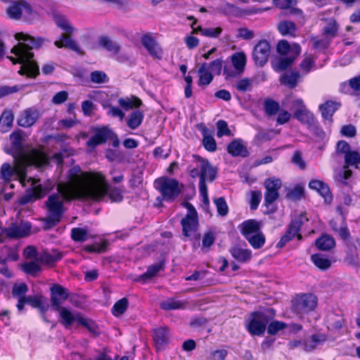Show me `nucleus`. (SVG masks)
I'll use <instances>...</instances> for the list:
<instances>
[{
    "instance_id": "58836bf2",
    "label": "nucleus",
    "mask_w": 360,
    "mask_h": 360,
    "mask_svg": "<svg viewBox=\"0 0 360 360\" xmlns=\"http://www.w3.org/2000/svg\"><path fill=\"white\" fill-rule=\"evenodd\" d=\"M117 102L118 104L126 110L138 108L142 104L141 101L136 96L120 98L118 99Z\"/></svg>"
},
{
    "instance_id": "de8ad7c7",
    "label": "nucleus",
    "mask_w": 360,
    "mask_h": 360,
    "mask_svg": "<svg viewBox=\"0 0 360 360\" xmlns=\"http://www.w3.org/2000/svg\"><path fill=\"white\" fill-rule=\"evenodd\" d=\"M345 165L354 166L356 168L358 167V165L360 163V154L359 152L355 150H350L345 155Z\"/></svg>"
},
{
    "instance_id": "680f3d73",
    "label": "nucleus",
    "mask_w": 360,
    "mask_h": 360,
    "mask_svg": "<svg viewBox=\"0 0 360 360\" xmlns=\"http://www.w3.org/2000/svg\"><path fill=\"white\" fill-rule=\"evenodd\" d=\"M330 40L331 39L326 36L323 39H319L317 37H314L311 39L314 48L319 50H324L327 49L330 43Z\"/></svg>"
},
{
    "instance_id": "0eeeda50",
    "label": "nucleus",
    "mask_w": 360,
    "mask_h": 360,
    "mask_svg": "<svg viewBox=\"0 0 360 360\" xmlns=\"http://www.w3.org/2000/svg\"><path fill=\"white\" fill-rule=\"evenodd\" d=\"M270 319L267 311L252 312L246 320V329L252 335L260 336L264 334Z\"/></svg>"
},
{
    "instance_id": "bf43d9fd",
    "label": "nucleus",
    "mask_w": 360,
    "mask_h": 360,
    "mask_svg": "<svg viewBox=\"0 0 360 360\" xmlns=\"http://www.w3.org/2000/svg\"><path fill=\"white\" fill-rule=\"evenodd\" d=\"M91 81L96 84H104L108 82L107 75L102 71H94L90 75Z\"/></svg>"
},
{
    "instance_id": "20e7f679",
    "label": "nucleus",
    "mask_w": 360,
    "mask_h": 360,
    "mask_svg": "<svg viewBox=\"0 0 360 360\" xmlns=\"http://www.w3.org/2000/svg\"><path fill=\"white\" fill-rule=\"evenodd\" d=\"M195 167L190 170L193 178L199 176V191L205 203H208L207 188L206 181H212L217 175L216 169L210 162L200 156H194Z\"/></svg>"
},
{
    "instance_id": "6e6552de",
    "label": "nucleus",
    "mask_w": 360,
    "mask_h": 360,
    "mask_svg": "<svg viewBox=\"0 0 360 360\" xmlns=\"http://www.w3.org/2000/svg\"><path fill=\"white\" fill-rule=\"evenodd\" d=\"M155 188L161 193L165 200H173L181 191V186L174 179L162 177L155 181Z\"/></svg>"
},
{
    "instance_id": "c85d7f7f",
    "label": "nucleus",
    "mask_w": 360,
    "mask_h": 360,
    "mask_svg": "<svg viewBox=\"0 0 360 360\" xmlns=\"http://www.w3.org/2000/svg\"><path fill=\"white\" fill-rule=\"evenodd\" d=\"M330 225L332 229L336 232L341 238L347 240L349 238L350 234L345 222V219L341 218L340 219H333L330 222Z\"/></svg>"
},
{
    "instance_id": "37998d69",
    "label": "nucleus",
    "mask_w": 360,
    "mask_h": 360,
    "mask_svg": "<svg viewBox=\"0 0 360 360\" xmlns=\"http://www.w3.org/2000/svg\"><path fill=\"white\" fill-rule=\"evenodd\" d=\"M299 77L300 75L297 72H285L281 77L280 81L283 84L293 88L297 85Z\"/></svg>"
},
{
    "instance_id": "412c9836",
    "label": "nucleus",
    "mask_w": 360,
    "mask_h": 360,
    "mask_svg": "<svg viewBox=\"0 0 360 360\" xmlns=\"http://www.w3.org/2000/svg\"><path fill=\"white\" fill-rule=\"evenodd\" d=\"M40 117L39 110L36 108H28L20 115L18 123L23 127L33 125Z\"/></svg>"
},
{
    "instance_id": "393cba45",
    "label": "nucleus",
    "mask_w": 360,
    "mask_h": 360,
    "mask_svg": "<svg viewBox=\"0 0 360 360\" xmlns=\"http://www.w3.org/2000/svg\"><path fill=\"white\" fill-rule=\"evenodd\" d=\"M277 51L281 56L294 55L297 56L301 52V47L297 44L290 45L288 41L282 40L277 45Z\"/></svg>"
},
{
    "instance_id": "9d476101",
    "label": "nucleus",
    "mask_w": 360,
    "mask_h": 360,
    "mask_svg": "<svg viewBox=\"0 0 360 360\" xmlns=\"http://www.w3.org/2000/svg\"><path fill=\"white\" fill-rule=\"evenodd\" d=\"M108 139L112 141L114 147H118L120 141L117 136L108 127H102L96 128L94 129V134L92 136L86 143L89 148H95L98 145L103 144L106 142Z\"/></svg>"
},
{
    "instance_id": "f257e3e1",
    "label": "nucleus",
    "mask_w": 360,
    "mask_h": 360,
    "mask_svg": "<svg viewBox=\"0 0 360 360\" xmlns=\"http://www.w3.org/2000/svg\"><path fill=\"white\" fill-rule=\"evenodd\" d=\"M102 181L97 174H83L79 167L71 168L68 174V181L58 184V193L51 195L46 202L49 221L53 224L60 221L65 211L63 203L65 200L101 197L105 192Z\"/></svg>"
},
{
    "instance_id": "69168bd1",
    "label": "nucleus",
    "mask_w": 360,
    "mask_h": 360,
    "mask_svg": "<svg viewBox=\"0 0 360 360\" xmlns=\"http://www.w3.org/2000/svg\"><path fill=\"white\" fill-rule=\"evenodd\" d=\"M209 70L213 74L219 75L223 67V60L220 58L216 59L208 63Z\"/></svg>"
},
{
    "instance_id": "473e14b6",
    "label": "nucleus",
    "mask_w": 360,
    "mask_h": 360,
    "mask_svg": "<svg viewBox=\"0 0 360 360\" xmlns=\"http://www.w3.org/2000/svg\"><path fill=\"white\" fill-rule=\"evenodd\" d=\"M231 60L234 69H236L238 73L243 74L247 62L245 53L243 52L235 53L231 56Z\"/></svg>"
},
{
    "instance_id": "f03ea898",
    "label": "nucleus",
    "mask_w": 360,
    "mask_h": 360,
    "mask_svg": "<svg viewBox=\"0 0 360 360\" xmlns=\"http://www.w3.org/2000/svg\"><path fill=\"white\" fill-rule=\"evenodd\" d=\"M14 165L11 167L8 163L2 165L1 168V177L6 181L17 179L22 186H30L33 195L36 198H41L51 188L50 186H44L39 183V180L27 176V167L31 165L45 167L49 163V158L42 151H34L30 158L20 156L13 157Z\"/></svg>"
},
{
    "instance_id": "4468645a",
    "label": "nucleus",
    "mask_w": 360,
    "mask_h": 360,
    "mask_svg": "<svg viewBox=\"0 0 360 360\" xmlns=\"http://www.w3.org/2000/svg\"><path fill=\"white\" fill-rule=\"evenodd\" d=\"M83 174H97L98 176H100L102 179V181H103V187L105 188V192L103 194L101 195V197L98 198H86V199H89V200H102L105 196H106L107 195H108L110 199L111 200L112 202H121L123 199V196H122V191L118 188H109V186L108 184V182L105 178V176L100 172H83Z\"/></svg>"
},
{
    "instance_id": "6e6d98bb",
    "label": "nucleus",
    "mask_w": 360,
    "mask_h": 360,
    "mask_svg": "<svg viewBox=\"0 0 360 360\" xmlns=\"http://www.w3.org/2000/svg\"><path fill=\"white\" fill-rule=\"evenodd\" d=\"M162 269L161 264H155L148 268L147 271L140 276L139 280L150 279L155 276Z\"/></svg>"
},
{
    "instance_id": "bb28decb",
    "label": "nucleus",
    "mask_w": 360,
    "mask_h": 360,
    "mask_svg": "<svg viewBox=\"0 0 360 360\" xmlns=\"http://www.w3.org/2000/svg\"><path fill=\"white\" fill-rule=\"evenodd\" d=\"M198 73L199 77L198 84L200 86H207L213 80V74L209 70L208 63H207L200 65Z\"/></svg>"
},
{
    "instance_id": "e433bc0d",
    "label": "nucleus",
    "mask_w": 360,
    "mask_h": 360,
    "mask_svg": "<svg viewBox=\"0 0 360 360\" xmlns=\"http://www.w3.org/2000/svg\"><path fill=\"white\" fill-rule=\"evenodd\" d=\"M13 118V114L11 110H5L2 113L0 117V131L1 132H7L11 128Z\"/></svg>"
},
{
    "instance_id": "ddd939ff",
    "label": "nucleus",
    "mask_w": 360,
    "mask_h": 360,
    "mask_svg": "<svg viewBox=\"0 0 360 360\" xmlns=\"http://www.w3.org/2000/svg\"><path fill=\"white\" fill-rule=\"evenodd\" d=\"M31 225L29 222L22 221L20 224L13 223L4 229L5 239H17L27 236L30 233Z\"/></svg>"
},
{
    "instance_id": "f3484780",
    "label": "nucleus",
    "mask_w": 360,
    "mask_h": 360,
    "mask_svg": "<svg viewBox=\"0 0 360 360\" xmlns=\"http://www.w3.org/2000/svg\"><path fill=\"white\" fill-rule=\"evenodd\" d=\"M50 290L51 302L53 310L61 308V304L68 297L67 290L59 285H53L51 287Z\"/></svg>"
},
{
    "instance_id": "a18cd8bd",
    "label": "nucleus",
    "mask_w": 360,
    "mask_h": 360,
    "mask_svg": "<svg viewBox=\"0 0 360 360\" xmlns=\"http://www.w3.org/2000/svg\"><path fill=\"white\" fill-rule=\"evenodd\" d=\"M296 57L294 55L281 56L274 69L276 71H282L287 69L293 63Z\"/></svg>"
},
{
    "instance_id": "ea45409f",
    "label": "nucleus",
    "mask_w": 360,
    "mask_h": 360,
    "mask_svg": "<svg viewBox=\"0 0 360 360\" xmlns=\"http://www.w3.org/2000/svg\"><path fill=\"white\" fill-rule=\"evenodd\" d=\"M294 116L303 124L311 125L314 122V116L307 108L295 112Z\"/></svg>"
},
{
    "instance_id": "423d86ee",
    "label": "nucleus",
    "mask_w": 360,
    "mask_h": 360,
    "mask_svg": "<svg viewBox=\"0 0 360 360\" xmlns=\"http://www.w3.org/2000/svg\"><path fill=\"white\" fill-rule=\"evenodd\" d=\"M6 13L13 20L22 19L32 22L37 18V13L25 1H13L6 8Z\"/></svg>"
},
{
    "instance_id": "2eb2a0df",
    "label": "nucleus",
    "mask_w": 360,
    "mask_h": 360,
    "mask_svg": "<svg viewBox=\"0 0 360 360\" xmlns=\"http://www.w3.org/2000/svg\"><path fill=\"white\" fill-rule=\"evenodd\" d=\"M270 55V45L266 40L259 41L255 46L252 57L256 65L263 66L268 61Z\"/></svg>"
},
{
    "instance_id": "5fc2aeb1",
    "label": "nucleus",
    "mask_w": 360,
    "mask_h": 360,
    "mask_svg": "<svg viewBox=\"0 0 360 360\" xmlns=\"http://www.w3.org/2000/svg\"><path fill=\"white\" fill-rule=\"evenodd\" d=\"M286 103L290 110L294 112L306 108L303 101L299 98H288L286 99Z\"/></svg>"
},
{
    "instance_id": "7ed1b4c3",
    "label": "nucleus",
    "mask_w": 360,
    "mask_h": 360,
    "mask_svg": "<svg viewBox=\"0 0 360 360\" xmlns=\"http://www.w3.org/2000/svg\"><path fill=\"white\" fill-rule=\"evenodd\" d=\"M18 41L23 42L18 43L11 49V53L15 57H8L14 64L21 65L18 72L22 75H27L30 77H35L39 74V67L37 62L33 59L34 54L31 50L39 48L43 42L42 38H34L27 34L20 32L15 34Z\"/></svg>"
},
{
    "instance_id": "72a5a7b5",
    "label": "nucleus",
    "mask_w": 360,
    "mask_h": 360,
    "mask_svg": "<svg viewBox=\"0 0 360 360\" xmlns=\"http://www.w3.org/2000/svg\"><path fill=\"white\" fill-rule=\"evenodd\" d=\"M228 152L233 156L246 157L248 155L246 147L240 140H234L228 146Z\"/></svg>"
},
{
    "instance_id": "7c9ffc66",
    "label": "nucleus",
    "mask_w": 360,
    "mask_h": 360,
    "mask_svg": "<svg viewBox=\"0 0 360 360\" xmlns=\"http://www.w3.org/2000/svg\"><path fill=\"white\" fill-rule=\"evenodd\" d=\"M143 117V112L139 110H136L128 115L125 121L131 129H136L141 124Z\"/></svg>"
},
{
    "instance_id": "e2e57ef3",
    "label": "nucleus",
    "mask_w": 360,
    "mask_h": 360,
    "mask_svg": "<svg viewBox=\"0 0 360 360\" xmlns=\"http://www.w3.org/2000/svg\"><path fill=\"white\" fill-rule=\"evenodd\" d=\"M287 325L282 321H274L271 322L268 326V333L270 335H275L278 331L285 328Z\"/></svg>"
},
{
    "instance_id": "c9c22d12",
    "label": "nucleus",
    "mask_w": 360,
    "mask_h": 360,
    "mask_svg": "<svg viewBox=\"0 0 360 360\" xmlns=\"http://www.w3.org/2000/svg\"><path fill=\"white\" fill-rule=\"evenodd\" d=\"M278 30L283 36L295 37L297 27L292 21L283 20L278 24Z\"/></svg>"
},
{
    "instance_id": "864d4df0",
    "label": "nucleus",
    "mask_w": 360,
    "mask_h": 360,
    "mask_svg": "<svg viewBox=\"0 0 360 360\" xmlns=\"http://www.w3.org/2000/svg\"><path fill=\"white\" fill-rule=\"evenodd\" d=\"M72 238L77 242H83L88 238V232L86 229L74 228L71 231Z\"/></svg>"
},
{
    "instance_id": "f704fd0d",
    "label": "nucleus",
    "mask_w": 360,
    "mask_h": 360,
    "mask_svg": "<svg viewBox=\"0 0 360 360\" xmlns=\"http://www.w3.org/2000/svg\"><path fill=\"white\" fill-rule=\"evenodd\" d=\"M186 304V302L185 301L168 298L162 301L160 306L164 310H176L184 309Z\"/></svg>"
},
{
    "instance_id": "8fccbe9b",
    "label": "nucleus",
    "mask_w": 360,
    "mask_h": 360,
    "mask_svg": "<svg viewBox=\"0 0 360 360\" xmlns=\"http://www.w3.org/2000/svg\"><path fill=\"white\" fill-rule=\"evenodd\" d=\"M325 338L323 336L318 335H312L310 339L307 340L304 343L305 351H313L314 349H316L319 343L323 342Z\"/></svg>"
},
{
    "instance_id": "603ef678",
    "label": "nucleus",
    "mask_w": 360,
    "mask_h": 360,
    "mask_svg": "<svg viewBox=\"0 0 360 360\" xmlns=\"http://www.w3.org/2000/svg\"><path fill=\"white\" fill-rule=\"evenodd\" d=\"M129 302L127 298H122L115 303L112 308V313L115 316L122 315L127 309Z\"/></svg>"
},
{
    "instance_id": "6ab92c4d",
    "label": "nucleus",
    "mask_w": 360,
    "mask_h": 360,
    "mask_svg": "<svg viewBox=\"0 0 360 360\" xmlns=\"http://www.w3.org/2000/svg\"><path fill=\"white\" fill-rule=\"evenodd\" d=\"M10 139L12 144V148L15 153V154L13 155V157L20 158V156L22 155L25 158H30L34 151H39L37 149H33L29 153L24 152L22 146V136L21 132L20 131L12 133L10 136Z\"/></svg>"
},
{
    "instance_id": "b1692460",
    "label": "nucleus",
    "mask_w": 360,
    "mask_h": 360,
    "mask_svg": "<svg viewBox=\"0 0 360 360\" xmlns=\"http://www.w3.org/2000/svg\"><path fill=\"white\" fill-rule=\"evenodd\" d=\"M28 291L27 285L24 283H15L12 289V295L18 300L16 305L18 310L21 311L23 309V300L27 297L26 293Z\"/></svg>"
},
{
    "instance_id": "0e129e2a",
    "label": "nucleus",
    "mask_w": 360,
    "mask_h": 360,
    "mask_svg": "<svg viewBox=\"0 0 360 360\" xmlns=\"http://www.w3.org/2000/svg\"><path fill=\"white\" fill-rule=\"evenodd\" d=\"M214 204L217 207L219 214L225 216L228 213V205L224 198H218L214 200Z\"/></svg>"
},
{
    "instance_id": "a878e982",
    "label": "nucleus",
    "mask_w": 360,
    "mask_h": 360,
    "mask_svg": "<svg viewBox=\"0 0 360 360\" xmlns=\"http://www.w3.org/2000/svg\"><path fill=\"white\" fill-rule=\"evenodd\" d=\"M60 315V323L65 327H70L74 322L78 323V318L80 316V314H73L70 309L65 307H61L56 310Z\"/></svg>"
},
{
    "instance_id": "2f4dec72",
    "label": "nucleus",
    "mask_w": 360,
    "mask_h": 360,
    "mask_svg": "<svg viewBox=\"0 0 360 360\" xmlns=\"http://www.w3.org/2000/svg\"><path fill=\"white\" fill-rule=\"evenodd\" d=\"M352 175V170L348 169L347 165H344L342 169L336 172L334 176V179L338 186H348V180L351 178Z\"/></svg>"
},
{
    "instance_id": "3c124183",
    "label": "nucleus",
    "mask_w": 360,
    "mask_h": 360,
    "mask_svg": "<svg viewBox=\"0 0 360 360\" xmlns=\"http://www.w3.org/2000/svg\"><path fill=\"white\" fill-rule=\"evenodd\" d=\"M338 32V25L334 19H330L323 27V34L330 39L334 38Z\"/></svg>"
},
{
    "instance_id": "a211bd4d",
    "label": "nucleus",
    "mask_w": 360,
    "mask_h": 360,
    "mask_svg": "<svg viewBox=\"0 0 360 360\" xmlns=\"http://www.w3.org/2000/svg\"><path fill=\"white\" fill-rule=\"evenodd\" d=\"M141 41L142 45L145 47V49L148 51L152 57L158 59L162 58V50L158 42L155 40V39L153 38L150 35H143Z\"/></svg>"
},
{
    "instance_id": "1a4fd4ad",
    "label": "nucleus",
    "mask_w": 360,
    "mask_h": 360,
    "mask_svg": "<svg viewBox=\"0 0 360 360\" xmlns=\"http://www.w3.org/2000/svg\"><path fill=\"white\" fill-rule=\"evenodd\" d=\"M186 207L187 208V214L181 220L183 234L186 237L194 236L197 240H199L200 235L196 234L198 227L197 212L194 207L190 203H186Z\"/></svg>"
},
{
    "instance_id": "79ce46f5",
    "label": "nucleus",
    "mask_w": 360,
    "mask_h": 360,
    "mask_svg": "<svg viewBox=\"0 0 360 360\" xmlns=\"http://www.w3.org/2000/svg\"><path fill=\"white\" fill-rule=\"evenodd\" d=\"M335 244L334 239L328 235H324L316 240V247L321 250H328L333 248Z\"/></svg>"
},
{
    "instance_id": "4be33fe9",
    "label": "nucleus",
    "mask_w": 360,
    "mask_h": 360,
    "mask_svg": "<svg viewBox=\"0 0 360 360\" xmlns=\"http://www.w3.org/2000/svg\"><path fill=\"white\" fill-rule=\"evenodd\" d=\"M153 340L157 350L164 349L166 345L169 342V333L166 328H159L154 329Z\"/></svg>"
},
{
    "instance_id": "4d7b16f0",
    "label": "nucleus",
    "mask_w": 360,
    "mask_h": 360,
    "mask_svg": "<svg viewBox=\"0 0 360 360\" xmlns=\"http://www.w3.org/2000/svg\"><path fill=\"white\" fill-rule=\"evenodd\" d=\"M215 233L212 231H207L205 232L202 237V249H209L215 241Z\"/></svg>"
},
{
    "instance_id": "338daca9",
    "label": "nucleus",
    "mask_w": 360,
    "mask_h": 360,
    "mask_svg": "<svg viewBox=\"0 0 360 360\" xmlns=\"http://www.w3.org/2000/svg\"><path fill=\"white\" fill-rule=\"evenodd\" d=\"M204 147L209 151L213 152L217 149V144L214 139L210 136L205 134L202 140Z\"/></svg>"
},
{
    "instance_id": "4c0bfd02",
    "label": "nucleus",
    "mask_w": 360,
    "mask_h": 360,
    "mask_svg": "<svg viewBox=\"0 0 360 360\" xmlns=\"http://www.w3.org/2000/svg\"><path fill=\"white\" fill-rule=\"evenodd\" d=\"M314 264L321 270H327L331 266V261L321 254H314L311 256Z\"/></svg>"
},
{
    "instance_id": "5701e85b",
    "label": "nucleus",
    "mask_w": 360,
    "mask_h": 360,
    "mask_svg": "<svg viewBox=\"0 0 360 360\" xmlns=\"http://www.w3.org/2000/svg\"><path fill=\"white\" fill-rule=\"evenodd\" d=\"M240 229L245 238L262 231L260 222L255 219H249L243 221L240 224Z\"/></svg>"
},
{
    "instance_id": "cd10ccee",
    "label": "nucleus",
    "mask_w": 360,
    "mask_h": 360,
    "mask_svg": "<svg viewBox=\"0 0 360 360\" xmlns=\"http://www.w3.org/2000/svg\"><path fill=\"white\" fill-rule=\"evenodd\" d=\"M229 252L232 257L239 262L246 263L252 258V251L247 248L234 246L229 250Z\"/></svg>"
},
{
    "instance_id": "774afa93",
    "label": "nucleus",
    "mask_w": 360,
    "mask_h": 360,
    "mask_svg": "<svg viewBox=\"0 0 360 360\" xmlns=\"http://www.w3.org/2000/svg\"><path fill=\"white\" fill-rule=\"evenodd\" d=\"M265 111L268 115H275L279 109V105L278 103L268 100L264 103Z\"/></svg>"
},
{
    "instance_id": "a19ab883",
    "label": "nucleus",
    "mask_w": 360,
    "mask_h": 360,
    "mask_svg": "<svg viewBox=\"0 0 360 360\" xmlns=\"http://www.w3.org/2000/svg\"><path fill=\"white\" fill-rule=\"evenodd\" d=\"M99 44L114 54L118 53L120 50V45L107 37H101L99 39Z\"/></svg>"
},
{
    "instance_id": "39448f33",
    "label": "nucleus",
    "mask_w": 360,
    "mask_h": 360,
    "mask_svg": "<svg viewBox=\"0 0 360 360\" xmlns=\"http://www.w3.org/2000/svg\"><path fill=\"white\" fill-rule=\"evenodd\" d=\"M53 19L56 26L63 31L59 39L55 41L54 45L59 49L65 47L80 53L79 46L71 37L77 30L70 20L65 15L59 13H55Z\"/></svg>"
},
{
    "instance_id": "9b49d317",
    "label": "nucleus",
    "mask_w": 360,
    "mask_h": 360,
    "mask_svg": "<svg viewBox=\"0 0 360 360\" xmlns=\"http://www.w3.org/2000/svg\"><path fill=\"white\" fill-rule=\"evenodd\" d=\"M307 221H308V219L305 213H302L298 219L293 220L291 222L286 233L278 243L277 246L279 248L283 247L288 241L292 240L295 236H297L298 239H300L302 236L299 233L300 229L302 224Z\"/></svg>"
},
{
    "instance_id": "49530a36",
    "label": "nucleus",
    "mask_w": 360,
    "mask_h": 360,
    "mask_svg": "<svg viewBox=\"0 0 360 360\" xmlns=\"http://www.w3.org/2000/svg\"><path fill=\"white\" fill-rule=\"evenodd\" d=\"M342 89H349L352 92L351 94H354L355 95L360 94V75L357 77H354L351 78L348 83H345L342 85Z\"/></svg>"
},
{
    "instance_id": "c03bdc74",
    "label": "nucleus",
    "mask_w": 360,
    "mask_h": 360,
    "mask_svg": "<svg viewBox=\"0 0 360 360\" xmlns=\"http://www.w3.org/2000/svg\"><path fill=\"white\" fill-rule=\"evenodd\" d=\"M250 245L255 249L261 248L265 243L266 238L264 233L260 231L245 238Z\"/></svg>"
},
{
    "instance_id": "052dcab7",
    "label": "nucleus",
    "mask_w": 360,
    "mask_h": 360,
    "mask_svg": "<svg viewBox=\"0 0 360 360\" xmlns=\"http://www.w3.org/2000/svg\"><path fill=\"white\" fill-rule=\"evenodd\" d=\"M78 323L86 328L91 333H97L96 324L93 321L84 317L82 315L78 318Z\"/></svg>"
},
{
    "instance_id": "c756f323",
    "label": "nucleus",
    "mask_w": 360,
    "mask_h": 360,
    "mask_svg": "<svg viewBox=\"0 0 360 360\" xmlns=\"http://www.w3.org/2000/svg\"><path fill=\"white\" fill-rule=\"evenodd\" d=\"M340 107V104L332 101H327L319 105L321 115L325 120L331 121V118L335 112Z\"/></svg>"
},
{
    "instance_id": "f8f14e48",
    "label": "nucleus",
    "mask_w": 360,
    "mask_h": 360,
    "mask_svg": "<svg viewBox=\"0 0 360 360\" xmlns=\"http://www.w3.org/2000/svg\"><path fill=\"white\" fill-rule=\"evenodd\" d=\"M316 303L317 300L314 295H302L295 300L293 309L297 314H303L314 310Z\"/></svg>"
},
{
    "instance_id": "13d9d810",
    "label": "nucleus",
    "mask_w": 360,
    "mask_h": 360,
    "mask_svg": "<svg viewBox=\"0 0 360 360\" xmlns=\"http://www.w3.org/2000/svg\"><path fill=\"white\" fill-rule=\"evenodd\" d=\"M233 86L241 92L250 91L252 89V81L249 78H243L237 81Z\"/></svg>"
},
{
    "instance_id": "09e8293b",
    "label": "nucleus",
    "mask_w": 360,
    "mask_h": 360,
    "mask_svg": "<svg viewBox=\"0 0 360 360\" xmlns=\"http://www.w3.org/2000/svg\"><path fill=\"white\" fill-rule=\"evenodd\" d=\"M22 270L32 276H36L41 271V266L37 261H30L25 262L22 265Z\"/></svg>"
},
{
    "instance_id": "aec40b11",
    "label": "nucleus",
    "mask_w": 360,
    "mask_h": 360,
    "mask_svg": "<svg viewBox=\"0 0 360 360\" xmlns=\"http://www.w3.org/2000/svg\"><path fill=\"white\" fill-rule=\"evenodd\" d=\"M309 187L317 191L323 197L326 203H331L333 195L328 184L321 180L314 179L309 181Z\"/></svg>"
},
{
    "instance_id": "dca6fc26",
    "label": "nucleus",
    "mask_w": 360,
    "mask_h": 360,
    "mask_svg": "<svg viewBox=\"0 0 360 360\" xmlns=\"http://www.w3.org/2000/svg\"><path fill=\"white\" fill-rule=\"evenodd\" d=\"M281 184V181L276 178H269L265 181L266 192L264 194V201L266 205L273 203L277 200Z\"/></svg>"
}]
</instances>
